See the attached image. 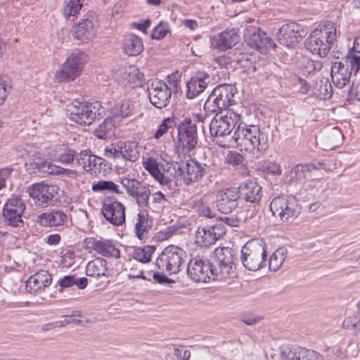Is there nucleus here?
<instances>
[{
	"label": "nucleus",
	"mask_w": 360,
	"mask_h": 360,
	"mask_svg": "<svg viewBox=\"0 0 360 360\" xmlns=\"http://www.w3.org/2000/svg\"><path fill=\"white\" fill-rule=\"evenodd\" d=\"M233 139L241 151L248 152L255 158H261L269 148L267 135L257 125L239 122Z\"/></svg>",
	"instance_id": "nucleus-1"
},
{
	"label": "nucleus",
	"mask_w": 360,
	"mask_h": 360,
	"mask_svg": "<svg viewBox=\"0 0 360 360\" xmlns=\"http://www.w3.org/2000/svg\"><path fill=\"white\" fill-rule=\"evenodd\" d=\"M336 27L333 22L327 21L318 25L305 41V47L313 54L326 56L336 39Z\"/></svg>",
	"instance_id": "nucleus-2"
},
{
	"label": "nucleus",
	"mask_w": 360,
	"mask_h": 360,
	"mask_svg": "<svg viewBox=\"0 0 360 360\" xmlns=\"http://www.w3.org/2000/svg\"><path fill=\"white\" fill-rule=\"evenodd\" d=\"M67 111L69 119L81 125H90L96 119H100L103 108L100 102H81L74 101L68 105Z\"/></svg>",
	"instance_id": "nucleus-3"
},
{
	"label": "nucleus",
	"mask_w": 360,
	"mask_h": 360,
	"mask_svg": "<svg viewBox=\"0 0 360 360\" xmlns=\"http://www.w3.org/2000/svg\"><path fill=\"white\" fill-rule=\"evenodd\" d=\"M240 260L245 269L257 271L266 266V244L262 240L248 242L241 249Z\"/></svg>",
	"instance_id": "nucleus-4"
},
{
	"label": "nucleus",
	"mask_w": 360,
	"mask_h": 360,
	"mask_svg": "<svg viewBox=\"0 0 360 360\" xmlns=\"http://www.w3.org/2000/svg\"><path fill=\"white\" fill-rule=\"evenodd\" d=\"M187 255L186 252L174 245L166 247L156 259L157 268L169 274H175L184 267Z\"/></svg>",
	"instance_id": "nucleus-5"
},
{
	"label": "nucleus",
	"mask_w": 360,
	"mask_h": 360,
	"mask_svg": "<svg viewBox=\"0 0 360 360\" xmlns=\"http://www.w3.org/2000/svg\"><path fill=\"white\" fill-rule=\"evenodd\" d=\"M270 210L275 217L283 222H290L300 214L301 207L293 196H278L271 200Z\"/></svg>",
	"instance_id": "nucleus-6"
},
{
	"label": "nucleus",
	"mask_w": 360,
	"mask_h": 360,
	"mask_svg": "<svg viewBox=\"0 0 360 360\" xmlns=\"http://www.w3.org/2000/svg\"><path fill=\"white\" fill-rule=\"evenodd\" d=\"M212 271L217 280H224L233 274L234 251L229 247L217 248L213 252Z\"/></svg>",
	"instance_id": "nucleus-7"
},
{
	"label": "nucleus",
	"mask_w": 360,
	"mask_h": 360,
	"mask_svg": "<svg viewBox=\"0 0 360 360\" xmlns=\"http://www.w3.org/2000/svg\"><path fill=\"white\" fill-rule=\"evenodd\" d=\"M240 120V115L230 110L217 113L209 125L211 136L217 139L229 135Z\"/></svg>",
	"instance_id": "nucleus-8"
},
{
	"label": "nucleus",
	"mask_w": 360,
	"mask_h": 360,
	"mask_svg": "<svg viewBox=\"0 0 360 360\" xmlns=\"http://www.w3.org/2000/svg\"><path fill=\"white\" fill-rule=\"evenodd\" d=\"M58 188L55 185L35 184L27 188L29 195L42 207L52 205L58 200Z\"/></svg>",
	"instance_id": "nucleus-9"
},
{
	"label": "nucleus",
	"mask_w": 360,
	"mask_h": 360,
	"mask_svg": "<svg viewBox=\"0 0 360 360\" xmlns=\"http://www.w3.org/2000/svg\"><path fill=\"white\" fill-rule=\"evenodd\" d=\"M212 264L208 259L195 257L190 260L187 266V274L193 281L207 283L210 280H217Z\"/></svg>",
	"instance_id": "nucleus-10"
},
{
	"label": "nucleus",
	"mask_w": 360,
	"mask_h": 360,
	"mask_svg": "<svg viewBox=\"0 0 360 360\" xmlns=\"http://www.w3.org/2000/svg\"><path fill=\"white\" fill-rule=\"evenodd\" d=\"M174 169L180 176L184 184L189 185L198 181L205 174V167L198 161L189 159L174 165Z\"/></svg>",
	"instance_id": "nucleus-11"
},
{
	"label": "nucleus",
	"mask_w": 360,
	"mask_h": 360,
	"mask_svg": "<svg viewBox=\"0 0 360 360\" xmlns=\"http://www.w3.org/2000/svg\"><path fill=\"white\" fill-rule=\"evenodd\" d=\"M226 232L221 223L199 226L195 231V242L200 247H209L216 243Z\"/></svg>",
	"instance_id": "nucleus-12"
},
{
	"label": "nucleus",
	"mask_w": 360,
	"mask_h": 360,
	"mask_svg": "<svg viewBox=\"0 0 360 360\" xmlns=\"http://www.w3.org/2000/svg\"><path fill=\"white\" fill-rule=\"evenodd\" d=\"M244 40L251 49L265 53L271 47V40L259 27L249 25L244 32Z\"/></svg>",
	"instance_id": "nucleus-13"
},
{
	"label": "nucleus",
	"mask_w": 360,
	"mask_h": 360,
	"mask_svg": "<svg viewBox=\"0 0 360 360\" xmlns=\"http://www.w3.org/2000/svg\"><path fill=\"white\" fill-rule=\"evenodd\" d=\"M178 143L186 152L194 149L198 143L197 127L190 119H185L178 127Z\"/></svg>",
	"instance_id": "nucleus-14"
},
{
	"label": "nucleus",
	"mask_w": 360,
	"mask_h": 360,
	"mask_svg": "<svg viewBox=\"0 0 360 360\" xmlns=\"http://www.w3.org/2000/svg\"><path fill=\"white\" fill-rule=\"evenodd\" d=\"M150 103L158 108L166 107L172 97V89L162 80H154L148 87Z\"/></svg>",
	"instance_id": "nucleus-15"
},
{
	"label": "nucleus",
	"mask_w": 360,
	"mask_h": 360,
	"mask_svg": "<svg viewBox=\"0 0 360 360\" xmlns=\"http://www.w3.org/2000/svg\"><path fill=\"white\" fill-rule=\"evenodd\" d=\"M125 206L113 198H106L102 206L101 212L105 219L115 226L125 222Z\"/></svg>",
	"instance_id": "nucleus-16"
},
{
	"label": "nucleus",
	"mask_w": 360,
	"mask_h": 360,
	"mask_svg": "<svg viewBox=\"0 0 360 360\" xmlns=\"http://www.w3.org/2000/svg\"><path fill=\"white\" fill-rule=\"evenodd\" d=\"M82 60L81 55L73 53L70 56L56 74V79L60 82L74 80L81 74Z\"/></svg>",
	"instance_id": "nucleus-17"
},
{
	"label": "nucleus",
	"mask_w": 360,
	"mask_h": 360,
	"mask_svg": "<svg viewBox=\"0 0 360 360\" xmlns=\"http://www.w3.org/2000/svg\"><path fill=\"white\" fill-rule=\"evenodd\" d=\"M304 35L305 31L300 25L290 22L282 25L276 34V37L280 44L290 47L299 42Z\"/></svg>",
	"instance_id": "nucleus-18"
},
{
	"label": "nucleus",
	"mask_w": 360,
	"mask_h": 360,
	"mask_svg": "<svg viewBox=\"0 0 360 360\" xmlns=\"http://www.w3.org/2000/svg\"><path fill=\"white\" fill-rule=\"evenodd\" d=\"M121 158L124 162H116L115 169L118 174H124L129 169V162H135L139 158V150L136 142L120 141Z\"/></svg>",
	"instance_id": "nucleus-19"
},
{
	"label": "nucleus",
	"mask_w": 360,
	"mask_h": 360,
	"mask_svg": "<svg viewBox=\"0 0 360 360\" xmlns=\"http://www.w3.org/2000/svg\"><path fill=\"white\" fill-rule=\"evenodd\" d=\"M77 165L82 166L84 170L91 172L92 174H103L105 160L103 158L96 156L90 153L89 150L81 151L77 159Z\"/></svg>",
	"instance_id": "nucleus-20"
},
{
	"label": "nucleus",
	"mask_w": 360,
	"mask_h": 360,
	"mask_svg": "<svg viewBox=\"0 0 360 360\" xmlns=\"http://www.w3.org/2000/svg\"><path fill=\"white\" fill-rule=\"evenodd\" d=\"M238 193L236 188L220 191L217 194L216 203L218 210L224 214L231 212L238 206Z\"/></svg>",
	"instance_id": "nucleus-21"
},
{
	"label": "nucleus",
	"mask_w": 360,
	"mask_h": 360,
	"mask_svg": "<svg viewBox=\"0 0 360 360\" xmlns=\"http://www.w3.org/2000/svg\"><path fill=\"white\" fill-rule=\"evenodd\" d=\"M210 81V75L205 71L195 72L190 80L187 82L186 96L188 98H193L202 93Z\"/></svg>",
	"instance_id": "nucleus-22"
},
{
	"label": "nucleus",
	"mask_w": 360,
	"mask_h": 360,
	"mask_svg": "<svg viewBox=\"0 0 360 360\" xmlns=\"http://www.w3.org/2000/svg\"><path fill=\"white\" fill-rule=\"evenodd\" d=\"M68 221V214L61 210L55 209L37 216L35 221L44 227L63 226Z\"/></svg>",
	"instance_id": "nucleus-23"
},
{
	"label": "nucleus",
	"mask_w": 360,
	"mask_h": 360,
	"mask_svg": "<svg viewBox=\"0 0 360 360\" xmlns=\"http://www.w3.org/2000/svg\"><path fill=\"white\" fill-rule=\"evenodd\" d=\"M240 41V36L235 29L226 30L211 39V44L214 48L225 51L237 44Z\"/></svg>",
	"instance_id": "nucleus-24"
},
{
	"label": "nucleus",
	"mask_w": 360,
	"mask_h": 360,
	"mask_svg": "<svg viewBox=\"0 0 360 360\" xmlns=\"http://www.w3.org/2000/svg\"><path fill=\"white\" fill-rule=\"evenodd\" d=\"M238 197L247 202H255L262 198V187L255 181L247 180L236 188Z\"/></svg>",
	"instance_id": "nucleus-25"
},
{
	"label": "nucleus",
	"mask_w": 360,
	"mask_h": 360,
	"mask_svg": "<svg viewBox=\"0 0 360 360\" xmlns=\"http://www.w3.org/2000/svg\"><path fill=\"white\" fill-rule=\"evenodd\" d=\"M330 75L334 85L339 89H342L349 84L352 75L343 61L332 63Z\"/></svg>",
	"instance_id": "nucleus-26"
},
{
	"label": "nucleus",
	"mask_w": 360,
	"mask_h": 360,
	"mask_svg": "<svg viewBox=\"0 0 360 360\" xmlns=\"http://www.w3.org/2000/svg\"><path fill=\"white\" fill-rule=\"evenodd\" d=\"M51 281V275L47 271L41 270L29 277L26 281V289L29 292L41 290L49 286Z\"/></svg>",
	"instance_id": "nucleus-27"
},
{
	"label": "nucleus",
	"mask_w": 360,
	"mask_h": 360,
	"mask_svg": "<svg viewBox=\"0 0 360 360\" xmlns=\"http://www.w3.org/2000/svg\"><path fill=\"white\" fill-rule=\"evenodd\" d=\"M74 36L82 42L92 39L96 34V27L91 19H82L74 28Z\"/></svg>",
	"instance_id": "nucleus-28"
},
{
	"label": "nucleus",
	"mask_w": 360,
	"mask_h": 360,
	"mask_svg": "<svg viewBox=\"0 0 360 360\" xmlns=\"http://www.w3.org/2000/svg\"><path fill=\"white\" fill-rule=\"evenodd\" d=\"M219 106L226 109L231 103L233 96V87L230 84H224L217 86L210 94Z\"/></svg>",
	"instance_id": "nucleus-29"
},
{
	"label": "nucleus",
	"mask_w": 360,
	"mask_h": 360,
	"mask_svg": "<svg viewBox=\"0 0 360 360\" xmlns=\"http://www.w3.org/2000/svg\"><path fill=\"white\" fill-rule=\"evenodd\" d=\"M90 243L91 248L103 256L115 258H119L120 257V252L115 248L112 240L93 239Z\"/></svg>",
	"instance_id": "nucleus-30"
},
{
	"label": "nucleus",
	"mask_w": 360,
	"mask_h": 360,
	"mask_svg": "<svg viewBox=\"0 0 360 360\" xmlns=\"http://www.w3.org/2000/svg\"><path fill=\"white\" fill-rule=\"evenodd\" d=\"M106 265V260L101 257H97L89 262L86 266V276L96 278L100 277L109 278L110 272Z\"/></svg>",
	"instance_id": "nucleus-31"
},
{
	"label": "nucleus",
	"mask_w": 360,
	"mask_h": 360,
	"mask_svg": "<svg viewBox=\"0 0 360 360\" xmlns=\"http://www.w3.org/2000/svg\"><path fill=\"white\" fill-rule=\"evenodd\" d=\"M152 226V221L149 219L148 211H140L137 214L136 221L134 226L136 236L140 240L148 238L149 231L151 229Z\"/></svg>",
	"instance_id": "nucleus-32"
},
{
	"label": "nucleus",
	"mask_w": 360,
	"mask_h": 360,
	"mask_svg": "<svg viewBox=\"0 0 360 360\" xmlns=\"http://www.w3.org/2000/svg\"><path fill=\"white\" fill-rule=\"evenodd\" d=\"M224 161L225 163L237 171L239 174L244 176L249 174L250 171L246 166L245 158L240 153L236 150L228 151Z\"/></svg>",
	"instance_id": "nucleus-33"
},
{
	"label": "nucleus",
	"mask_w": 360,
	"mask_h": 360,
	"mask_svg": "<svg viewBox=\"0 0 360 360\" xmlns=\"http://www.w3.org/2000/svg\"><path fill=\"white\" fill-rule=\"evenodd\" d=\"M315 168V166L312 164L297 165L286 174L285 176V181L288 183L302 182Z\"/></svg>",
	"instance_id": "nucleus-34"
},
{
	"label": "nucleus",
	"mask_w": 360,
	"mask_h": 360,
	"mask_svg": "<svg viewBox=\"0 0 360 360\" xmlns=\"http://www.w3.org/2000/svg\"><path fill=\"white\" fill-rule=\"evenodd\" d=\"M122 48L124 52L128 56H138L143 50L142 39L136 35L129 34L125 37Z\"/></svg>",
	"instance_id": "nucleus-35"
},
{
	"label": "nucleus",
	"mask_w": 360,
	"mask_h": 360,
	"mask_svg": "<svg viewBox=\"0 0 360 360\" xmlns=\"http://www.w3.org/2000/svg\"><path fill=\"white\" fill-rule=\"evenodd\" d=\"M27 155L32 158L30 160L29 163L26 162L25 165L32 167L34 172H44L53 174L54 168L56 167L55 165H52L50 162L37 154H30V153Z\"/></svg>",
	"instance_id": "nucleus-36"
},
{
	"label": "nucleus",
	"mask_w": 360,
	"mask_h": 360,
	"mask_svg": "<svg viewBox=\"0 0 360 360\" xmlns=\"http://www.w3.org/2000/svg\"><path fill=\"white\" fill-rule=\"evenodd\" d=\"M288 356L292 360H324L318 352L302 347L293 348L290 351Z\"/></svg>",
	"instance_id": "nucleus-37"
},
{
	"label": "nucleus",
	"mask_w": 360,
	"mask_h": 360,
	"mask_svg": "<svg viewBox=\"0 0 360 360\" xmlns=\"http://www.w3.org/2000/svg\"><path fill=\"white\" fill-rule=\"evenodd\" d=\"M131 110L130 101L128 100L123 101L112 109L110 115L107 118H108L110 122L116 124L126 117L130 113Z\"/></svg>",
	"instance_id": "nucleus-38"
},
{
	"label": "nucleus",
	"mask_w": 360,
	"mask_h": 360,
	"mask_svg": "<svg viewBox=\"0 0 360 360\" xmlns=\"http://www.w3.org/2000/svg\"><path fill=\"white\" fill-rule=\"evenodd\" d=\"M359 53L353 51V48L348 51L347 56L342 59L343 63L347 70L356 75L360 70V56Z\"/></svg>",
	"instance_id": "nucleus-39"
},
{
	"label": "nucleus",
	"mask_w": 360,
	"mask_h": 360,
	"mask_svg": "<svg viewBox=\"0 0 360 360\" xmlns=\"http://www.w3.org/2000/svg\"><path fill=\"white\" fill-rule=\"evenodd\" d=\"M23 212H15L13 210L6 209L3 210V215L4 217L5 222L13 227H22L24 221L22 219V214Z\"/></svg>",
	"instance_id": "nucleus-40"
},
{
	"label": "nucleus",
	"mask_w": 360,
	"mask_h": 360,
	"mask_svg": "<svg viewBox=\"0 0 360 360\" xmlns=\"http://www.w3.org/2000/svg\"><path fill=\"white\" fill-rule=\"evenodd\" d=\"M287 250L284 248H278L271 255L269 260V269L270 271H277L283 264L286 257Z\"/></svg>",
	"instance_id": "nucleus-41"
},
{
	"label": "nucleus",
	"mask_w": 360,
	"mask_h": 360,
	"mask_svg": "<svg viewBox=\"0 0 360 360\" xmlns=\"http://www.w3.org/2000/svg\"><path fill=\"white\" fill-rule=\"evenodd\" d=\"M150 191L148 186L143 184L131 197L135 198L136 202L141 208H146L148 205Z\"/></svg>",
	"instance_id": "nucleus-42"
},
{
	"label": "nucleus",
	"mask_w": 360,
	"mask_h": 360,
	"mask_svg": "<svg viewBox=\"0 0 360 360\" xmlns=\"http://www.w3.org/2000/svg\"><path fill=\"white\" fill-rule=\"evenodd\" d=\"M155 250V246L146 245L143 248H136L133 251L132 256L134 259L142 263L150 262L152 255Z\"/></svg>",
	"instance_id": "nucleus-43"
},
{
	"label": "nucleus",
	"mask_w": 360,
	"mask_h": 360,
	"mask_svg": "<svg viewBox=\"0 0 360 360\" xmlns=\"http://www.w3.org/2000/svg\"><path fill=\"white\" fill-rule=\"evenodd\" d=\"M167 202L165 195L161 191H157L153 195L151 202H148V207L153 212L160 213Z\"/></svg>",
	"instance_id": "nucleus-44"
},
{
	"label": "nucleus",
	"mask_w": 360,
	"mask_h": 360,
	"mask_svg": "<svg viewBox=\"0 0 360 360\" xmlns=\"http://www.w3.org/2000/svg\"><path fill=\"white\" fill-rule=\"evenodd\" d=\"M91 189L94 192L108 191L117 194L122 193V192L119 190L118 185L111 181H98L97 183L92 185Z\"/></svg>",
	"instance_id": "nucleus-45"
},
{
	"label": "nucleus",
	"mask_w": 360,
	"mask_h": 360,
	"mask_svg": "<svg viewBox=\"0 0 360 360\" xmlns=\"http://www.w3.org/2000/svg\"><path fill=\"white\" fill-rule=\"evenodd\" d=\"M84 0H70L64 6L63 16L65 19L76 16L80 11Z\"/></svg>",
	"instance_id": "nucleus-46"
},
{
	"label": "nucleus",
	"mask_w": 360,
	"mask_h": 360,
	"mask_svg": "<svg viewBox=\"0 0 360 360\" xmlns=\"http://www.w3.org/2000/svg\"><path fill=\"white\" fill-rule=\"evenodd\" d=\"M124 79L134 85H141L144 79V75L135 67H129L124 70Z\"/></svg>",
	"instance_id": "nucleus-47"
},
{
	"label": "nucleus",
	"mask_w": 360,
	"mask_h": 360,
	"mask_svg": "<svg viewBox=\"0 0 360 360\" xmlns=\"http://www.w3.org/2000/svg\"><path fill=\"white\" fill-rule=\"evenodd\" d=\"M193 209L200 216L207 218H214L215 217L214 212L210 209L207 203L202 200L195 202Z\"/></svg>",
	"instance_id": "nucleus-48"
},
{
	"label": "nucleus",
	"mask_w": 360,
	"mask_h": 360,
	"mask_svg": "<svg viewBox=\"0 0 360 360\" xmlns=\"http://www.w3.org/2000/svg\"><path fill=\"white\" fill-rule=\"evenodd\" d=\"M122 185L125 188L127 194L131 196L144 184L136 179L122 177L120 181Z\"/></svg>",
	"instance_id": "nucleus-49"
},
{
	"label": "nucleus",
	"mask_w": 360,
	"mask_h": 360,
	"mask_svg": "<svg viewBox=\"0 0 360 360\" xmlns=\"http://www.w3.org/2000/svg\"><path fill=\"white\" fill-rule=\"evenodd\" d=\"M115 123L110 122L106 118L95 131V135L100 139H106L110 136V130L114 127Z\"/></svg>",
	"instance_id": "nucleus-50"
},
{
	"label": "nucleus",
	"mask_w": 360,
	"mask_h": 360,
	"mask_svg": "<svg viewBox=\"0 0 360 360\" xmlns=\"http://www.w3.org/2000/svg\"><path fill=\"white\" fill-rule=\"evenodd\" d=\"M120 141L112 143L104 150V155L109 159H113L117 162H122Z\"/></svg>",
	"instance_id": "nucleus-51"
},
{
	"label": "nucleus",
	"mask_w": 360,
	"mask_h": 360,
	"mask_svg": "<svg viewBox=\"0 0 360 360\" xmlns=\"http://www.w3.org/2000/svg\"><path fill=\"white\" fill-rule=\"evenodd\" d=\"M143 166L153 178L160 176V170L159 169L158 162L155 158L152 157L147 158L146 160L143 162Z\"/></svg>",
	"instance_id": "nucleus-52"
},
{
	"label": "nucleus",
	"mask_w": 360,
	"mask_h": 360,
	"mask_svg": "<svg viewBox=\"0 0 360 360\" xmlns=\"http://www.w3.org/2000/svg\"><path fill=\"white\" fill-rule=\"evenodd\" d=\"M76 155V152L69 148H64L57 157V160L62 164L68 165L72 163Z\"/></svg>",
	"instance_id": "nucleus-53"
},
{
	"label": "nucleus",
	"mask_w": 360,
	"mask_h": 360,
	"mask_svg": "<svg viewBox=\"0 0 360 360\" xmlns=\"http://www.w3.org/2000/svg\"><path fill=\"white\" fill-rule=\"evenodd\" d=\"M4 208L13 210L15 212H23L25 210V204L23 200L18 197H13L8 200L4 205Z\"/></svg>",
	"instance_id": "nucleus-54"
},
{
	"label": "nucleus",
	"mask_w": 360,
	"mask_h": 360,
	"mask_svg": "<svg viewBox=\"0 0 360 360\" xmlns=\"http://www.w3.org/2000/svg\"><path fill=\"white\" fill-rule=\"evenodd\" d=\"M169 32V27L167 22H160L153 30L151 37L154 39H162Z\"/></svg>",
	"instance_id": "nucleus-55"
},
{
	"label": "nucleus",
	"mask_w": 360,
	"mask_h": 360,
	"mask_svg": "<svg viewBox=\"0 0 360 360\" xmlns=\"http://www.w3.org/2000/svg\"><path fill=\"white\" fill-rule=\"evenodd\" d=\"M174 121L171 118L168 117L164 119L161 124L159 125L158 129L155 131L154 134V138L156 139H159L165 134H166L170 128L172 127Z\"/></svg>",
	"instance_id": "nucleus-56"
},
{
	"label": "nucleus",
	"mask_w": 360,
	"mask_h": 360,
	"mask_svg": "<svg viewBox=\"0 0 360 360\" xmlns=\"http://www.w3.org/2000/svg\"><path fill=\"white\" fill-rule=\"evenodd\" d=\"M204 110L206 113H217L218 111L221 113L223 108H221V106H219L217 101L214 98H212V96L210 95L204 104Z\"/></svg>",
	"instance_id": "nucleus-57"
},
{
	"label": "nucleus",
	"mask_w": 360,
	"mask_h": 360,
	"mask_svg": "<svg viewBox=\"0 0 360 360\" xmlns=\"http://www.w3.org/2000/svg\"><path fill=\"white\" fill-rule=\"evenodd\" d=\"M11 87L10 80L8 78L0 79V105L4 103Z\"/></svg>",
	"instance_id": "nucleus-58"
},
{
	"label": "nucleus",
	"mask_w": 360,
	"mask_h": 360,
	"mask_svg": "<svg viewBox=\"0 0 360 360\" xmlns=\"http://www.w3.org/2000/svg\"><path fill=\"white\" fill-rule=\"evenodd\" d=\"M81 317L80 313L79 311H74L71 315L70 316H63L62 318L63 320L58 321V323H60L59 327H64L66 325H68L70 323H74L76 324L81 323V320L77 318Z\"/></svg>",
	"instance_id": "nucleus-59"
},
{
	"label": "nucleus",
	"mask_w": 360,
	"mask_h": 360,
	"mask_svg": "<svg viewBox=\"0 0 360 360\" xmlns=\"http://www.w3.org/2000/svg\"><path fill=\"white\" fill-rule=\"evenodd\" d=\"M53 175H63L67 177L75 178L77 176V172L73 169H65L56 165Z\"/></svg>",
	"instance_id": "nucleus-60"
},
{
	"label": "nucleus",
	"mask_w": 360,
	"mask_h": 360,
	"mask_svg": "<svg viewBox=\"0 0 360 360\" xmlns=\"http://www.w3.org/2000/svg\"><path fill=\"white\" fill-rule=\"evenodd\" d=\"M174 355L180 360H188L191 357V352L184 347L179 346L174 348Z\"/></svg>",
	"instance_id": "nucleus-61"
},
{
	"label": "nucleus",
	"mask_w": 360,
	"mask_h": 360,
	"mask_svg": "<svg viewBox=\"0 0 360 360\" xmlns=\"http://www.w3.org/2000/svg\"><path fill=\"white\" fill-rule=\"evenodd\" d=\"M240 221L235 216H229L221 217L219 223L223 225H227L230 227H237L239 226ZM225 227V226H224Z\"/></svg>",
	"instance_id": "nucleus-62"
},
{
	"label": "nucleus",
	"mask_w": 360,
	"mask_h": 360,
	"mask_svg": "<svg viewBox=\"0 0 360 360\" xmlns=\"http://www.w3.org/2000/svg\"><path fill=\"white\" fill-rule=\"evenodd\" d=\"M13 170L12 167L0 169V189L5 186V181Z\"/></svg>",
	"instance_id": "nucleus-63"
},
{
	"label": "nucleus",
	"mask_w": 360,
	"mask_h": 360,
	"mask_svg": "<svg viewBox=\"0 0 360 360\" xmlns=\"http://www.w3.org/2000/svg\"><path fill=\"white\" fill-rule=\"evenodd\" d=\"M167 85L169 88L172 89V92H176L179 86V80L175 75L168 76L167 78Z\"/></svg>",
	"instance_id": "nucleus-64"
}]
</instances>
